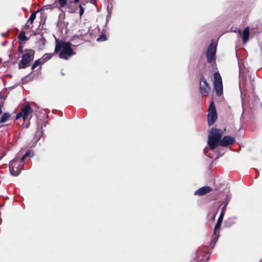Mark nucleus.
<instances>
[{"label":"nucleus","instance_id":"obj_1","mask_svg":"<svg viewBox=\"0 0 262 262\" xmlns=\"http://www.w3.org/2000/svg\"><path fill=\"white\" fill-rule=\"evenodd\" d=\"M72 43L69 41L59 40L55 38V48L54 53L59 52V57L64 60H67L75 54L71 47Z\"/></svg>","mask_w":262,"mask_h":262},{"label":"nucleus","instance_id":"obj_2","mask_svg":"<svg viewBox=\"0 0 262 262\" xmlns=\"http://www.w3.org/2000/svg\"><path fill=\"white\" fill-rule=\"evenodd\" d=\"M223 132L221 129L213 127L209 132L208 139V145L209 149L213 150L220 144Z\"/></svg>","mask_w":262,"mask_h":262},{"label":"nucleus","instance_id":"obj_3","mask_svg":"<svg viewBox=\"0 0 262 262\" xmlns=\"http://www.w3.org/2000/svg\"><path fill=\"white\" fill-rule=\"evenodd\" d=\"M27 157L25 154L19 160L18 156H16L9 163V170L11 174L13 176H17L23 169L21 165L17 164L19 162H23L25 158Z\"/></svg>","mask_w":262,"mask_h":262},{"label":"nucleus","instance_id":"obj_4","mask_svg":"<svg viewBox=\"0 0 262 262\" xmlns=\"http://www.w3.org/2000/svg\"><path fill=\"white\" fill-rule=\"evenodd\" d=\"M217 45V44L215 41L212 40L207 49L206 56L209 63H212L216 59Z\"/></svg>","mask_w":262,"mask_h":262},{"label":"nucleus","instance_id":"obj_5","mask_svg":"<svg viewBox=\"0 0 262 262\" xmlns=\"http://www.w3.org/2000/svg\"><path fill=\"white\" fill-rule=\"evenodd\" d=\"M210 255L208 246H201L198 249V262H208Z\"/></svg>","mask_w":262,"mask_h":262},{"label":"nucleus","instance_id":"obj_6","mask_svg":"<svg viewBox=\"0 0 262 262\" xmlns=\"http://www.w3.org/2000/svg\"><path fill=\"white\" fill-rule=\"evenodd\" d=\"M213 85L216 95L221 96L223 94V83L220 74L215 72L213 76Z\"/></svg>","mask_w":262,"mask_h":262},{"label":"nucleus","instance_id":"obj_7","mask_svg":"<svg viewBox=\"0 0 262 262\" xmlns=\"http://www.w3.org/2000/svg\"><path fill=\"white\" fill-rule=\"evenodd\" d=\"M217 118V114L215 108V104L213 102L210 103L208 108V114L207 115L208 124L209 125H213L216 121Z\"/></svg>","mask_w":262,"mask_h":262},{"label":"nucleus","instance_id":"obj_8","mask_svg":"<svg viewBox=\"0 0 262 262\" xmlns=\"http://www.w3.org/2000/svg\"><path fill=\"white\" fill-rule=\"evenodd\" d=\"M34 51H31L23 55L21 60L19 63V69H25L27 67L31 61L34 58Z\"/></svg>","mask_w":262,"mask_h":262},{"label":"nucleus","instance_id":"obj_9","mask_svg":"<svg viewBox=\"0 0 262 262\" xmlns=\"http://www.w3.org/2000/svg\"><path fill=\"white\" fill-rule=\"evenodd\" d=\"M200 90L201 94L204 95H207L210 91V88L206 80L203 78L200 82Z\"/></svg>","mask_w":262,"mask_h":262},{"label":"nucleus","instance_id":"obj_10","mask_svg":"<svg viewBox=\"0 0 262 262\" xmlns=\"http://www.w3.org/2000/svg\"><path fill=\"white\" fill-rule=\"evenodd\" d=\"M235 142L234 138L230 136H225L221 140L219 145L223 147H226L233 144Z\"/></svg>","mask_w":262,"mask_h":262},{"label":"nucleus","instance_id":"obj_11","mask_svg":"<svg viewBox=\"0 0 262 262\" xmlns=\"http://www.w3.org/2000/svg\"><path fill=\"white\" fill-rule=\"evenodd\" d=\"M32 111L33 110L31 108L30 104H27L23 107L21 110V112L23 114V119L24 121L26 119H27L29 114L32 113Z\"/></svg>","mask_w":262,"mask_h":262},{"label":"nucleus","instance_id":"obj_12","mask_svg":"<svg viewBox=\"0 0 262 262\" xmlns=\"http://www.w3.org/2000/svg\"><path fill=\"white\" fill-rule=\"evenodd\" d=\"M212 190V188L210 186H203L198 189V195L202 196L207 194Z\"/></svg>","mask_w":262,"mask_h":262},{"label":"nucleus","instance_id":"obj_13","mask_svg":"<svg viewBox=\"0 0 262 262\" xmlns=\"http://www.w3.org/2000/svg\"><path fill=\"white\" fill-rule=\"evenodd\" d=\"M46 42V39L40 35L36 42V45L39 49H42Z\"/></svg>","mask_w":262,"mask_h":262},{"label":"nucleus","instance_id":"obj_14","mask_svg":"<svg viewBox=\"0 0 262 262\" xmlns=\"http://www.w3.org/2000/svg\"><path fill=\"white\" fill-rule=\"evenodd\" d=\"M236 220V217L235 216H232L228 218L224 222L225 226L226 227H231V226L235 224Z\"/></svg>","mask_w":262,"mask_h":262},{"label":"nucleus","instance_id":"obj_15","mask_svg":"<svg viewBox=\"0 0 262 262\" xmlns=\"http://www.w3.org/2000/svg\"><path fill=\"white\" fill-rule=\"evenodd\" d=\"M249 38V28L246 27L243 32V42L244 44L246 43Z\"/></svg>","mask_w":262,"mask_h":262},{"label":"nucleus","instance_id":"obj_16","mask_svg":"<svg viewBox=\"0 0 262 262\" xmlns=\"http://www.w3.org/2000/svg\"><path fill=\"white\" fill-rule=\"evenodd\" d=\"M225 214V212L222 211L220 213V216L217 220V223L215 226V231H218L220 229L221 225L222 223L223 217Z\"/></svg>","mask_w":262,"mask_h":262},{"label":"nucleus","instance_id":"obj_17","mask_svg":"<svg viewBox=\"0 0 262 262\" xmlns=\"http://www.w3.org/2000/svg\"><path fill=\"white\" fill-rule=\"evenodd\" d=\"M36 12H34L31 14L26 25L27 28H32L33 27L32 24H33L34 19L36 18Z\"/></svg>","mask_w":262,"mask_h":262},{"label":"nucleus","instance_id":"obj_18","mask_svg":"<svg viewBox=\"0 0 262 262\" xmlns=\"http://www.w3.org/2000/svg\"><path fill=\"white\" fill-rule=\"evenodd\" d=\"M11 115L8 113H4L0 118V123H4L6 122L10 118ZM2 125H0V127H2Z\"/></svg>","mask_w":262,"mask_h":262},{"label":"nucleus","instance_id":"obj_19","mask_svg":"<svg viewBox=\"0 0 262 262\" xmlns=\"http://www.w3.org/2000/svg\"><path fill=\"white\" fill-rule=\"evenodd\" d=\"M55 54L54 52L52 53H46L41 58L42 60V62H46L48 60H49L50 59H51L53 56Z\"/></svg>","mask_w":262,"mask_h":262},{"label":"nucleus","instance_id":"obj_20","mask_svg":"<svg viewBox=\"0 0 262 262\" xmlns=\"http://www.w3.org/2000/svg\"><path fill=\"white\" fill-rule=\"evenodd\" d=\"M86 2H83L82 0L80 1V4L79 5L78 7L79 8V15L81 16L84 12V8L83 7V6L85 5Z\"/></svg>","mask_w":262,"mask_h":262},{"label":"nucleus","instance_id":"obj_21","mask_svg":"<svg viewBox=\"0 0 262 262\" xmlns=\"http://www.w3.org/2000/svg\"><path fill=\"white\" fill-rule=\"evenodd\" d=\"M217 231H215V228H214V233H213V234L212 236V238H211V242L213 243V246H212V248L214 247V244H215L216 241L217 240V238L219 237V234L216 233Z\"/></svg>","mask_w":262,"mask_h":262},{"label":"nucleus","instance_id":"obj_22","mask_svg":"<svg viewBox=\"0 0 262 262\" xmlns=\"http://www.w3.org/2000/svg\"><path fill=\"white\" fill-rule=\"evenodd\" d=\"M43 62H42V60L41 58L35 60L32 66V68H31L32 70H34L39 64H43Z\"/></svg>","mask_w":262,"mask_h":262},{"label":"nucleus","instance_id":"obj_23","mask_svg":"<svg viewBox=\"0 0 262 262\" xmlns=\"http://www.w3.org/2000/svg\"><path fill=\"white\" fill-rule=\"evenodd\" d=\"M18 39L23 41H26L28 39L26 36L25 32L24 31L20 32L18 35Z\"/></svg>","mask_w":262,"mask_h":262},{"label":"nucleus","instance_id":"obj_24","mask_svg":"<svg viewBox=\"0 0 262 262\" xmlns=\"http://www.w3.org/2000/svg\"><path fill=\"white\" fill-rule=\"evenodd\" d=\"M106 40V36L105 34H101L99 36V37L97 39V40L98 41H105Z\"/></svg>","mask_w":262,"mask_h":262},{"label":"nucleus","instance_id":"obj_25","mask_svg":"<svg viewBox=\"0 0 262 262\" xmlns=\"http://www.w3.org/2000/svg\"><path fill=\"white\" fill-rule=\"evenodd\" d=\"M58 3L60 7H63L66 5L67 0H58Z\"/></svg>","mask_w":262,"mask_h":262},{"label":"nucleus","instance_id":"obj_26","mask_svg":"<svg viewBox=\"0 0 262 262\" xmlns=\"http://www.w3.org/2000/svg\"><path fill=\"white\" fill-rule=\"evenodd\" d=\"M26 156L32 157L33 156V152L32 151H28L25 153Z\"/></svg>","mask_w":262,"mask_h":262},{"label":"nucleus","instance_id":"obj_27","mask_svg":"<svg viewBox=\"0 0 262 262\" xmlns=\"http://www.w3.org/2000/svg\"><path fill=\"white\" fill-rule=\"evenodd\" d=\"M52 8H53L52 5H48L43 6L42 7V9H43V10L48 9H52Z\"/></svg>","mask_w":262,"mask_h":262},{"label":"nucleus","instance_id":"obj_28","mask_svg":"<svg viewBox=\"0 0 262 262\" xmlns=\"http://www.w3.org/2000/svg\"><path fill=\"white\" fill-rule=\"evenodd\" d=\"M21 117L23 118V114H22L21 112H20L16 115L15 119L18 120L19 118H20Z\"/></svg>","mask_w":262,"mask_h":262},{"label":"nucleus","instance_id":"obj_29","mask_svg":"<svg viewBox=\"0 0 262 262\" xmlns=\"http://www.w3.org/2000/svg\"><path fill=\"white\" fill-rule=\"evenodd\" d=\"M224 151H219V152L217 153L215 158H218L221 157L222 156H223L224 155Z\"/></svg>","mask_w":262,"mask_h":262},{"label":"nucleus","instance_id":"obj_30","mask_svg":"<svg viewBox=\"0 0 262 262\" xmlns=\"http://www.w3.org/2000/svg\"><path fill=\"white\" fill-rule=\"evenodd\" d=\"M23 46L20 44L18 48V51L20 53H23Z\"/></svg>","mask_w":262,"mask_h":262},{"label":"nucleus","instance_id":"obj_31","mask_svg":"<svg viewBox=\"0 0 262 262\" xmlns=\"http://www.w3.org/2000/svg\"><path fill=\"white\" fill-rule=\"evenodd\" d=\"M227 204H228V202H227L226 203H225L224 205V206L223 207V208H222V211H223V212H225V210L226 209V207H227Z\"/></svg>","mask_w":262,"mask_h":262},{"label":"nucleus","instance_id":"obj_32","mask_svg":"<svg viewBox=\"0 0 262 262\" xmlns=\"http://www.w3.org/2000/svg\"><path fill=\"white\" fill-rule=\"evenodd\" d=\"M208 156L210 158H212V159H213V158H214V157L213 155H210V153H209V154H208Z\"/></svg>","mask_w":262,"mask_h":262},{"label":"nucleus","instance_id":"obj_33","mask_svg":"<svg viewBox=\"0 0 262 262\" xmlns=\"http://www.w3.org/2000/svg\"><path fill=\"white\" fill-rule=\"evenodd\" d=\"M80 1H81L80 0H74V3H78Z\"/></svg>","mask_w":262,"mask_h":262},{"label":"nucleus","instance_id":"obj_34","mask_svg":"<svg viewBox=\"0 0 262 262\" xmlns=\"http://www.w3.org/2000/svg\"><path fill=\"white\" fill-rule=\"evenodd\" d=\"M194 195H196V190H195V191H194Z\"/></svg>","mask_w":262,"mask_h":262},{"label":"nucleus","instance_id":"obj_35","mask_svg":"<svg viewBox=\"0 0 262 262\" xmlns=\"http://www.w3.org/2000/svg\"><path fill=\"white\" fill-rule=\"evenodd\" d=\"M207 149V147H206L205 148H204V150H206V149Z\"/></svg>","mask_w":262,"mask_h":262},{"label":"nucleus","instance_id":"obj_36","mask_svg":"<svg viewBox=\"0 0 262 262\" xmlns=\"http://www.w3.org/2000/svg\"><path fill=\"white\" fill-rule=\"evenodd\" d=\"M239 88H241V84L240 83L239 84Z\"/></svg>","mask_w":262,"mask_h":262}]
</instances>
